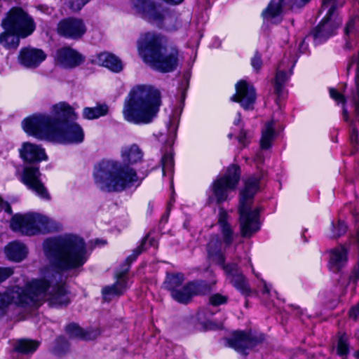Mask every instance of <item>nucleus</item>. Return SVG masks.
<instances>
[{"label":"nucleus","instance_id":"nucleus-16","mask_svg":"<svg viewBox=\"0 0 359 359\" xmlns=\"http://www.w3.org/2000/svg\"><path fill=\"white\" fill-rule=\"evenodd\" d=\"M262 334L252 333V332H245L243 331L236 332L232 338L229 339V346L238 353L246 355L253 348L263 341Z\"/></svg>","mask_w":359,"mask_h":359},{"label":"nucleus","instance_id":"nucleus-4","mask_svg":"<svg viewBox=\"0 0 359 359\" xmlns=\"http://www.w3.org/2000/svg\"><path fill=\"white\" fill-rule=\"evenodd\" d=\"M167 39L156 32L142 33L137 40L139 56L144 63L161 72H171L176 69L183 59L175 46H167Z\"/></svg>","mask_w":359,"mask_h":359},{"label":"nucleus","instance_id":"nucleus-35","mask_svg":"<svg viewBox=\"0 0 359 359\" xmlns=\"http://www.w3.org/2000/svg\"><path fill=\"white\" fill-rule=\"evenodd\" d=\"M149 243L150 245L156 247V241L154 238H150L149 236H147L142 242L141 245L134 250L133 253L130 255L127 259L126 262H128V264H130L134 260L136 259L137 256L144 250L147 248V243Z\"/></svg>","mask_w":359,"mask_h":359},{"label":"nucleus","instance_id":"nucleus-48","mask_svg":"<svg viewBox=\"0 0 359 359\" xmlns=\"http://www.w3.org/2000/svg\"><path fill=\"white\" fill-rule=\"evenodd\" d=\"M355 23V18H352L348 22V23L346 26V28H345V34L346 35H348L350 33L352 32V31L354 29Z\"/></svg>","mask_w":359,"mask_h":359},{"label":"nucleus","instance_id":"nucleus-10","mask_svg":"<svg viewBox=\"0 0 359 359\" xmlns=\"http://www.w3.org/2000/svg\"><path fill=\"white\" fill-rule=\"evenodd\" d=\"M52 221L46 216L36 212L16 214L11 221V228L26 236L46 233L50 231Z\"/></svg>","mask_w":359,"mask_h":359},{"label":"nucleus","instance_id":"nucleus-44","mask_svg":"<svg viewBox=\"0 0 359 359\" xmlns=\"http://www.w3.org/2000/svg\"><path fill=\"white\" fill-rule=\"evenodd\" d=\"M13 273L12 268L10 267H0V283L6 280Z\"/></svg>","mask_w":359,"mask_h":359},{"label":"nucleus","instance_id":"nucleus-13","mask_svg":"<svg viewBox=\"0 0 359 359\" xmlns=\"http://www.w3.org/2000/svg\"><path fill=\"white\" fill-rule=\"evenodd\" d=\"M335 0H323L322 7L327 8L330 6L325 17L314 30V38L318 42H322L334 34L335 29L341 25V20L338 19L336 22L332 21V17L335 10Z\"/></svg>","mask_w":359,"mask_h":359},{"label":"nucleus","instance_id":"nucleus-42","mask_svg":"<svg viewBox=\"0 0 359 359\" xmlns=\"http://www.w3.org/2000/svg\"><path fill=\"white\" fill-rule=\"evenodd\" d=\"M71 8L74 11H79L90 0H67Z\"/></svg>","mask_w":359,"mask_h":359},{"label":"nucleus","instance_id":"nucleus-40","mask_svg":"<svg viewBox=\"0 0 359 359\" xmlns=\"http://www.w3.org/2000/svg\"><path fill=\"white\" fill-rule=\"evenodd\" d=\"M352 131L350 136L351 142L355 149V151H359V145H358V131L354 126L353 123H351Z\"/></svg>","mask_w":359,"mask_h":359},{"label":"nucleus","instance_id":"nucleus-56","mask_svg":"<svg viewBox=\"0 0 359 359\" xmlns=\"http://www.w3.org/2000/svg\"><path fill=\"white\" fill-rule=\"evenodd\" d=\"M355 337L359 340V330L355 332Z\"/></svg>","mask_w":359,"mask_h":359},{"label":"nucleus","instance_id":"nucleus-59","mask_svg":"<svg viewBox=\"0 0 359 359\" xmlns=\"http://www.w3.org/2000/svg\"><path fill=\"white\" fill-rule=\"evenodd\" d=\"M201 313H198V320H201Z\"/></svg>","mask_w":359,"mask_h":359},{"label":"nucleus","instance_id":"nucleus-6","mask_svg":"<svg viewBox=\"0 0 359 359\" xmlns=\"http://www.w3.org/2000/svg\"><path fill=\"white\" fill-rule=\"evenodd\" d=\"M161 104L158 90L149 85L134 86L125 98L123 115L134 124H148L156 116Z\"/></svg>","mask_w":359,"mask_h":359},{"label":"nucleus","instance_id":"nucleus-50","mask_svg":"<svg viewBox=\"0 0 359 359\" xmlns=\"http://www.w3.org/2000/svg\"><path fill=\"white\" fill-rule=\"evenodd\" d=\"M205 326L207 330H214L220 328L222 327V324H217L212 321H207L205 323Z\"/></svg>","mask_w":359,"mask_h":359},{"label":"nucleus","instance_id":"nucleus-7","mask_svg":"<svg viewBox=\"0 0 359 359\" xmlns=\"http://www.w3.org/2000/svg\"><path fill=\"white\" fill-rule=\"evenodd\" d=\"M259 183L258 177H250L240 194L239 224L243 237H251L261 228L259 209L252 205V198L259 189Z\"/></svg>","mask_w":359,"mask_h":359},{"label":"nucleus","instance_id":"nucleus-37","mask_svg":"<svg viewBox=\"0 0 359 359\" xmlns=\"http://www.w3.org/2000/svg\"><path fill=\"white\" fill-rule=\"evenodd\" d=\"M348 353V337L344 334L339 337L337 344V353L341 355Z\"/></svg>","mask_w":359,"mask_h":359},{"label":"nucleus","instance_id":"nucleus-2","mask_svg":"<svg viewBox=\"0 0 359 359\" xmlns=\"http://www.w3.org/2000/svg\"><path fill=\"white\" fill-rule=\"evenodd\" d=\"M51 114H34L22 122L24 131L38 140L63 144H77L83 142L84 131L76 122L74 109L65 102L52 106Z\"/></svg>","mask_w":359,"mask_h":359},{"label":"nucleus","instance_id":"nucleus-45","mask_svg":"<svg viewBox=\"0 0 359 359\" xmlns=\"http://www.w3.org/2000/svg\"><path fill=\"white\" fill-rule=\"evenodd\" d=\"M194 29L196 30V33L194 36V43H196V45H198L199 43L200 39L203 36V25L201 23H197L195 25Z\"/></svg>","mask_w":359,"mask_h":359},{"label":"nucleus","instance_id":"nucleus-32","mask_svg":"<svg viewBox=\"0 0 359 359\" xmlns=\"http://www.w3.org/2000/svg\"><path fill=\"white\" fill-rule=\"evenodd\" d=\"M109 111L107 104H97L94 107H85L83 110V116L86 119L93 120L105 116Z\"/></svg>","mask_w":359,"mask_h":359},{"label":"nucleus","instance_id":"nucleus-36","mask_svg":"<svg viewBox=\"0 0 359 359\" xmlns=\"http://www.w3.org/2000/svg\"><path fill=\"white\" fill-rule=\"evenodd\" d=\"M69 344L63 337H58L53 347V352L54 354L61 356L65 354L69 350Z\"/></svg>","mask_w":359,"mask_h":359},{"label":"nucleus","instance_id":"nucleus-23","mask_svg":"<svg viewBox=\"0 0 359 359\" xmlns=\"http://www.w3.org/2000/svg\"><path fill=\"white\" fill-rule=\"evenodd\" d=\"M46 58V55L42 50L34 48H22L18 57L20 63L28 68L38 67Z\"/></svg>","mask_w":359,"mask_h":359},{"label":"nucleus","instance_id":"nucleus-57","mask_svg":"<svg viewBox=\"0 0 359 359\" xmlns=\"http://www.w3.org/2000/svg\"><path fill=\"white\" fill-rule=\"evenodd\" d=\"M306 47H304V41H303V42L302 43V44H301V47H300V48H301V49H302V48L306 49Z\"/></svg>","mask_w":359,"mask_h":359},{"label":"nucleus","instance_id":"nucleus-52","mask_svg":"<svg viewBox=\"0 0 359 359\" xmlns=\"http://www.w3.org/2000/svg\"><path fill=\"white\" fill-rule=\"evenodd\" d=\"M262 284H263V287H264V289H263V292H263V294H269V293H270V290H271V287H270V285H269L266 283V281H264V280H262Z\"/></svg>","mask_w":359,"mask_h":359},{"label":"nucleus","instance_id":"nucleus-17","mask_svg":"<svg viewBox=\"0 0 359 359\" xmlns=\"http://www.w3.org/2000/svg\"><path fill=\"white\" fill-rule=\"evenodd\" d=\"M53 57L57 65L65 69L75 68L85 61V57L81 53L69 46L57 49Z\"/></svg>","mask_w":359,"mask_h":359},{"label":"nucleus","instance_id":"nucleus-18","mask_svg":"<svg viewBox=\"0 0 359 359\" xmlns=\"http://www.w3.org/2000/svg\"><path fill=\"white\" fill-rule=\"evenodd\" d=\"M231 99L240 103L244 109H252L256 100L255 90L252 84L241 80L236 84V93Z\"/></svg>","mask_w":359,"mask_h":359},{"label":"nucleus","instance_id":"nucleus-15","mask_svg":"<svg viewBox=\"0 0 359 359\" xmlns=\"http://www.w3.org/2000/svg\"><path fill=\"white\" fill-rule=\"evenodd\" d=\"M39 168L36 165L25 166L20 175V181L39 197L49 199V194L41 180Z\"/></svg>","mask_w":359,"mask_h":359},{"label":"nucleus","instance_id":"nucleus-33","mask_svg":"<svg viewBox=\"0 0 359 359\" xmlns=\"http://www.w3.org/2000/svg\"><path fill=\"white\" fill-rule=\"evenodd\" d=\"M347 231V226L345 222L341 219L336 222L331 223L330 229L327 231V236L332 238H336L345 234Z\"/></svg>","mask_w":359,"mask_h":359},{"label":"nucleus","instance_id":"nucleus-49","mask_svg":"<svg viewBox=\"0 0 359 359\" xmlns=\"http://www.w3.org/2000/svg\"><path fill=\"white\" fill-rule=\"evenodd\" d=\"M1 210H4L8 213H11V208L10 205L0 197V211Z\"/></svg>","mask_w":359,"mask_h":359},{"label":"nucleus","instance_id":"nucleus-21","mask_svg":"<svg viewBox=\"0 0 359 359\" xmlns=\"http://www.w3.org/2000/svg\"><path fill=\"white\" fill-rule=\"evenodd\" d=\"M19 154L24 161L29 163H39L48 159L46 151L41 146L29 142L22 144Z\"/></svg>","mask_w":359,"mask_h":359},{"label":"nucleus","instance_id":"nucleus-1","mask_svg":"<svg viewBox=\"0 0 359 359\" xmlns=\"http://www.w3.org/2000/svg\"><path fill=\"white\" fill-rule=\"evenodd\" d=\"M42 248L48 264L40 268L39 278L27 282L24 288L13 286L0 294V317L11 303L25 307L38 306L43 302L52 306H66L69 302L63 278L86 262L83 239L74 234L49 238L43 241Z\"/></svg>","mask_w":359,"mask_h":359},{"label":"nucleus","instance_id":"nucleus-12","mask_svg":"<svg viewBox=\"0 0 359 359\" xmlns=\"http://www.w3.org/2000/svg\"><path fill=\"white\" fill-rule=\"evenodd\" d=\"M133 10L143 19L162 26L168 15V11L154 0H132Z\"/></svg>","mask_w":359,"mask_h":359},{"label":"nucleus","instance_id":"nucleus-19","mask_svg":"<svg viewBox=\"0 0 359 359\" xmlns=\"http://www.w3.org/2000/svg\"><path fill=\"white\" fill-rule=\"evenodd\" d=\"M58 32L65 37L78 39L86 32V27L82 20L69 18L58 24Z\"/></svg>","mask_w":359,"mask_h":359},{"label":"nucleus","instance_id":"nucleus-11","mask_svg":"<svg viewBox=\"0 0 359 359\" xmlns=\"http://www.w3.org/2000/svg\"><path fill=\"white\" fill-rule=\"evenodd\" d=\"M182 111L181 108L172 111L167 126L168 134L159 133L156 135L158 141L163 144L161 148L162 157L161 159L163 175H171L174 168L172 144L176 137Z\"/></svg>","mask_w":359,"mask_h":359},{"label":"nucleus","instance_id":"nucleus-25","mask_svg":"<svg viewBox=\"0 0 359 359\" xmlns=\"http://www.w3.org/2000/svg\"><path fill=\"white\" fill-rule=\"evenodd\" d=\"M128 269L118 273L116 275V282L110 286L102 289V294L106 300H109L111 297L122 294L128 288L129 283L127 276Z\"/></svg>","mask_w":359,"mask_h":359},{"label":"nucleus","instance_id":"nucleus-20","mask_svg":"<svg viewBox=\"0 0 359 359\" xmlns=\"http://www.w3.org/2000/svg\"><path fill=\"white\" fill-rule=\"evenodd\" d=\"M205 285L203 282H189L173 292L172 297L180 303L187 304L196 295L204 293Z\"/></svg>","mask_w":359,"mask_h":359},{"label":"nucleus","instance_id":"nucleus-41","mask_svg":"<svg viewBox=\"0 0 359 359\" xmlns=\"http://www.w3.org/2000/svg\"><path fill=\"white\" fill-rule=\"evenodd\" d=\"M233 126L234 127L232 128V132H231L228 135L229 138H231V137L234 136L237 130L243 129L240 113H237L236 116L233 120Z\"/></svg>","mask_w":359,"mask_h":359},{"label":"nucleus","instance_id":"nucleus-51","mask_svg":"<svg viewBox=\"0 0 359 359\" xmlns=\"http://www.w3.org/2000/svg\"><path fill=\"white\" fill-rule=\"evenodd\" d=\"M254 160L257 163H262L264 161L262 153L261 151H259L256 154Z\"/></svg>","mask_w":359,"mask_h":359},{"label":"nucleus","instance_id":"nucleus-27","mask_svg":"<svg viewBox=\"0 0 359 359\" xmlns=\"http://www.w3.org/2000/svg\"><path fill=\"white\" fill-rule=\"evenodd\" d=\"M93 62L114 72H121L123 67L121 60L118 57L107 52L99 53L93 60Z\"/></svg>","mask_w":359,"mask_h":359},{"label":"nucleus","instance_id":"nucleus-47","mask_svg":"<svg viewBox=\"0 0 359 359\" xmlns=\"http://www.w3.org/2000/svg\"><path fill=\"white\" fill-rule=\"evenodd\" d=\"M189 74H187L184 76V79L180 86V90H182V96L183 99H184V97H185V90L189 86Z\"/></svg>","mask_w":359,"mask_h":359},{"label":"nucleus","instance_id":"nucleus-43","mask_svg":"<svg viewBox=\"0 0 359 359\" xmlns=\"http://www.w3.org/2000/svg\"><path fill=\"white\" fill-rule=\"evenodd\" d=\"M330 95L337 103L344 104L345 98L344 95L337 91L334 88H330Z\"/></svg>","mask_w":359,"mask_h":359},{"label":"nucleus","instance_id":"nucleus-29","mask_svg":"<svg viewBox=\"0 0 359 359\" xmlns=\"http://www.w3.org/2000/svg\"><path fill=\"white\" fill-rule=\"evenodd\" d=\"M66 332L72 338L84 340H93L100 334L98 330L84 331L75 323L68 325L66 327Z\"/></svg>","mask_w":359,"mask_h":359},{"label":"nucleus","instance_id":"nucleus-14","mask_svg":"<svg viewBox=\"0 0 359 359\" xmlns=\"http://www.w3.org/2000/svg\"><path fill=\"white\" fill-rule=\"evenodd\" d=\"M311 0H271L268 6L263 10L262 16L264 20L271 23H278L283 18V9L285 6L290 8H299L304 6Z\"/></svg>","mask_w":359,"mask_h":359},{"label":"nucleus","instance_id":"nucleus-5","mask_svg":"<svg viewBox=\"0 0 359 359\" xmlns=\"http://www.w3.org/2000/svg\"><path fill=\"white\" fill-rule=\"evenodd\" d=\"M228 214L224 209H220L218 224L222 238L213 237L208 245L209 257L217 264L222 265L226 278L233 286L242 294L248 296L251 293L249 284L235 264L224 265V250L231 245L233 241L234 233L231 225L228 223Z\"/></svg>","mask_w":359,"mask_h":359},{"label":"nucleus","instance_id":"nucleus-34","mask_svg":"<svg viewBox=\"0 0 359 359\" xmlns=\"http://www.w3.org/2000/svg\"><path fill=\"white\" fill-rule=\"evenodd\" d=\"M357 64V70L355 74L356 92L353 93L352 99L355 106V115L356 119L359 121V52L355 59Z\"/></svg>","mask_w":359,"mask_h":359},{"label":"nucleus","instance_id":"nucleus-22","mask_svg":"<svg viewBox=\"0 0 359 359\" xmlns=\"http://www.w3.org/2000/svg\"><path fill=\"white\" fill-rule=\"evenodd\" d=\"M294 65L293 61H281L277 67L274 80V89L278 97H283V87L292 74V68Z\"/></svg>","mask_w":359,"mask_h":359},{"label":"nucleus","instance_id":"nucleus-46","mask_svg":"<svg viewBox=\"0 0 359 359\" xmlns=\"http://www.w3.org/2000/svg\"><path fill=\"white\" fill-rule=\"evenodd\" d=\"M251 65L252 67V68L255 70V71H258L260 69L262 65V60H261V57L258 54H256L251 60Z\"/></svg>","mask_w":359,"mask_h":359},{"label":"nucleus","instance_id":"nucleus-55","mask_svg":"<svg viewBox=\"0 0 359 359\" xmlns=\"http://www.w3.org/2000/svg\"><path fill=\"white\" fill-rule=\"evenodd\" d=\"M354 356L356 358H359V351L355 352L354 353Z\"/></svg>","mask_w":359,"mask_h":359},{"label":"nucleus","instance_id":"nucleus-24","mask_svg":"<svg viewBox=\"0 0 359 359\" xmlns=\"http://www.w3.org/2000/svg\"><path fill=\"white\" fill-rule=\"evenodd\" d=\"M348 262V250L344 245H339L330 251L328 267L334 273L339 272Z\"/></svg>","mask_w":359,"mask_h":359},{"label":"nucleus","instance_id":"nucleus-60","mask_svg":"<svg viewBox=\"0 0 359 359\" xmlns=\"http://www.w3.org/2000/svg\"><path fill=\"white\" fill-rule=\"evenodd\" d=\"M206 1H207L208 3H209L210 0H206Z\"/></svg>","mask_w":359,"mask_h":359},{"label":"nucleus","instance_id":"nucleus-38","mask_svg":"<svg viewBox=\"0 0 359 359\" xmlns=\"http://www.w3.org/2000/svg\"><path fill=\"white\" fill-rule=\"evenodd\" d=\"M235 135H236L238 143L243 147H246L250 143V139L252 137L250 133L244 129H241L238 134L236 132Z\"/></svg>","mask_w":359,"mask_h":359},{"label":"nucleus","instance_id":"nucleus-58","mask_svg":"<svg viewBox=\"0 0 359 359\" xmlns=\"http://www.w3.org/2000/svg\"><path fill=\"white\" fill-rule=\"evenodd\" d=\"M220 46V42H218L217 45H215V47L218 48Z\"/></svg>","mask_w":359,"mask_h":359},{"label":"nucleus","instance_id":"nucleus-3","mask_svg":"<svg viewBox=\"0 0 359 359\" xmlns=\"http://www.w3.org/2000/svg\"><path fill=\"white\" fill-rule=\"evenodd\" d=\"M120 156L121 161L104 160L95 166V182L101 190L122 192L140 184L141 180L133 165L143 161L142 149L137 144L124 145Z\"/></svg>","mask_w":359,"mask_h":359},{"label":"nucleus","instance_id":"nucleus-39","mask_svg":"<svg viewBox=\"0 0 359 359\" xmlns=\"http://www.w3.org/2000/svg\"><path fill=\"white\" fill-rule=\"evenodd\" d=\"M227 297L220 294H215L210 297V303L212 306H219L226 304Z\"/></svg>","mask_w":359,"mask_h":359},{"label":"nucleus","instance_id":"nucleus-54","mask_svg":"<svg viewBox=\"0 0 359 359\" xmlns=\"http://www.w3.org/2000/svg\"><path fill=\"white\" fill-rule=\"evenodd\" d=\"M343 116H344V119L346 121H348L349 116H348V111H347V109L345 107L343 108Z\"/></svg>","mask_w":359,"mask_h":359},{"label":"nucleus","instance_id":"nucleus-28","mask_svg":"<svg viewBox=\"0 0 359 359\" xmlns=\"http://www.w3.org/2000/svg\"><path fill=\"white\" fill-rule=\"evenodd\" d=\"M27 252L26 246L18 241L10 243L5 248V253L7 258L16 262L23 260L27 257Z\"/></svg>","mask_w":359,"mask_h":359},{"label":"nucleus","instance_id":"nucleus-31","mask_svg":"<svg viewBox=\"0 0 359 359\" xmlns=\"http://www.w3.org/2000/svg\"><path fill=\"white\" fill-rule=\"evenodd\" d=\"M184 276L181 273L168 274L163 283L164 287L170 292L173 296V292L177 290L184 281Z\"/></svg>","mask_w":359,"mask_h":359},{"label":"nucleus","instance_id":"nucleus-9","mask_svg":"<svg viewBox=\"0 0 359 359\" xmlns=\"http://www.w3.org/2000/svg\"><path fill=\"white\" fill-rule=\"evenodd\" d=\"M240 168L236 165L228 167L226 172L219 175L209 188L208 202L223 203L230 198L240 180Z\"/></svg>","mask_w":359,"mask_h":359},{"label":"nucleus","instance_id":"nucleus-26","mask_svg":"<svg viewBox=\"0 0 359 359\" xmlns=\"http://www.w3.org/2000/svg\"><path fill=\"white\" fill-rule=\"evenodd\" d=\"M39 342L30 339H20L14 346L11 359H27L26 355L32 354L39 347Z\"/></svg>","mask_w":359,"mask_h":359},{"label":"nucleus","instance_id":"nucleus-53","mask_svg":"<svg viewBox=\"0 0 359 359\" xmlns=\"http://www.w3.org/2000/svg\"><path fill=\"white\" fill-rule=\"evenodd\" d=\"M162 1L168 4H171V5H177V4H181L183 1V0H162Z\"/></svg>","mask_w":359,"mask_h":359},{"label":"nucleus","instance_id":"nucleus-30","mask_svg":"<svg viewBox=\"0 0 359 359\" xmlns=\"http://www.w3.org/2000/svg\"><path fill=\"white\" fill-rule=\"evenodd\" d=\"M275 137V122L273 121H268L265 123L260 140L261 147L262 149H269Z\"/></svg>","mask_w":359,"mask_h":359},{"label":"nucleus","instance_id":"nucleus-8","mask_svg":"<svg viewBox=\"0 0 359 359\" xmlns=\"http://www.w3.org/2000/svg\"><path fill=\"white\" fill-rule=\"evenodd\" d=\"M4 32L0 34V44L6 48H15L20 38H25L35 30L33 18L20 8H13L1 22Z\"/></svg>","mask_w":359,"mask_h":359}]
</instances>
